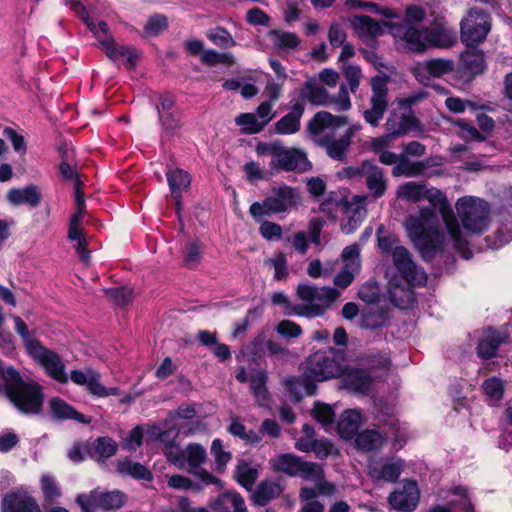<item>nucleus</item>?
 <instances>
[{"mask_svg": "<svg viewBox=\"0 0 512 512\" xmlns=\"http://www.w3.org/2000/svg\"><path fill=\"white\" fill-rule=\"evenodd\" d=\"M13 320L15 322V329L17 333L21 336L26 351L28 353L30 350H32L31 346L35 347L40 342L29 334V332L27 331L26 324L19 316H14Z\"/></svg>", "mask_w": 512, "mask_h": 512, "instance_id": "nucleus-62", "label": "nucleus"}, {"mask_svg": "<svg viewBox=\"0 0 512 512\" xmlns=\"http://www.w3.org/2000/svg\"><path fill=\"white\" fill-rule=\"evenodd\" d=\"M116 469L118 473L124 476H131L135 479L148 481L152 479V473L147 467L129 459L119 461Z\"/></svg>", "mask_w": 512, "mask_h": 512, "instance_id": "nucleus-40", "label": "nucleus"}, {"mask_svg": "<svg viewBox=\"0 0 512 512\" xmlns=\"http://www.w3.org/2000/svg\"><path fill=\"white\" fill-rule=\"evenodd\" d=\"M50 408L54 417L58 419H74L80 423L89 424L91 419L77 412L72 406L60 398L50 400Z\"/></svg>", "mask_w": 512, "mask_h": 512, "instance_id": "nucleus-37", "label": "nucleus"}, {"mask_svg": "<svg viewBox=\"0 0 512 512\" xmlns=\"http://www.w3.org/2000/svg\"><path fill=\"white\" fill-rule=\"evenodd\" d=\"M76 501L84 512H95L97 509L116 510L124 504L125 495L120 491L94 490L89 494L78 495Z\"/></svg>", "mask_w": 512, "mask_h": 512, "instance_id": "nucleus-13", "label": "nucleus"}, {"mask_svg": "<svg viewBox=\"0 0 512 512\" xmlns=\"http://www.w3.org/2000/svg\"><path fill=\"white\" fill-rule=\"evenodd\" d=\"M40 484L42 493L47 500H54L61 496V491L52 475H42Z\"/></svg>", "mask_w": 512, "mask_h": 512, "instance_id": "nucleus-57", "label": "nucleus"}, {"mask_svg": "<svg viewBox=\"0 0 512 512\" xmlns=\"http://www.w3.org/2000/svg\"><path fill=\"white\" fill-rule=\"evenodd\" d=\"M208 38L216 45L222 48H230L236 45V41L231 34L224 28L216 27L207 34Z\"/></svg>", "mask_w": 512, "mask_h": 512, "instance_id": "nucleus-54", "label": "nucleus"}, {"mask_svg": "<svg viewBox=\"0 0 512 512\" xmlns=\"http://www.w3.org/2000/svg\"><path fill=\"white\" fill-rule=\"evenodd\" d=\"M367 195H354L344 203V218L341 230L345 234L355 232L367 215Z\"/></svg>", "mask_w": 512, "mask_h": 512, "instance_id": "nucleus-16", "label": "nucleus"}, {"mask_svg": "<svg viewBox=\"0 0 512 512\" xmlns=\"http://www.w3.org/2000/svg\"><path fill=\"white\" fill-rule=\"evenodd\" d=\"M343 372V358L334 349L314 352L305 361L304 374L315 381L336 378Z\"/></svg>", "mask_w": 512, "mask_h": 512, "instance_id": "nucleus-9", "label": "nucleus"}, {"mask_svg": "<svg viewBox=\"0 0 512 512\" xmlns=\"http://www.w3.org/2000/svg\"><path fill=\"white\" fill-rule=\"evenodd\" d=\"M342 375H344L345 386L357 392H364L368 390L372 381L371 376L364 369L344 368Z\"/></svg>", "mask_w": 512, "mask_h": 512, "instance_id": "nucleus-33", "label": "nucleus"}, {"mask_svg": "<svg viewBox=\"0 0 512 512\" xmlns=\"http://www.w3.org/2000/svg\"><path fill=\"white\" fill-rule=\"evenodd\" d=\"M211 454L213 455L217 471L223 472L226 465L232 459V455L229 451L224 450L223 443L220 439H214L211 445Z\"/></svg>", "mask_w": 512, "mask_h": 512, "instance_id": "nucleus-53", "label": "nucleus"}, {"mask_svg": "<svg viewBox=\"0 0 512 512\" xmlns=\"http://www.w3.org/2000/svg\"><path fill=\"white\" fill-rule=\"evenodd\" d=\"M329 105H334L335 109L339 112L347 111L351 108L352 104L346 84L342 83L340 85L337 95H330Z\"/></svg>", "mask_w": 512, "mask_h": 512, "instance_id": "nucleus-56", "label": "nucleus"}, {"mask_svg": "<svg viewBox=\"0 0 512 512\" xmlns=\"http://www.w3.org/2000/svg\"><path fill=\"white\" fill-rule=\"evenodd\" d=\"M507 339V334L495 330H487L477 346V353L483 359L493 358L501 343Z\"/></svg>", "mask_w": 512, "mask_h": 512, "instance_id": "nucleus-27", "label": "nucleus"}, {"mask_svg": "<svg viewBox=\"0 0 512 512\" xmlns=\"http://www.w3.org/2000/svg\"><path fill=\"white\" fill-rule=\"evenodd\" d=\"M168 21L164 15L156 14L151 16L145 27V33L149 36H156L167 28Z\"/></svg>", "mask_w": 512, "mask_h": 512, "instance_id": "nucleus-60", "label": "nucleus"}, {"mask_svg": "<svg viewBox=\"0 0 512 512\" xmlns=\"http://www.w3.org/2000/svg\"><path fill=\"white\" fill-rule=\"evenodd\" d=\"M296 295L301 301L292 308L294 315L315 318L323 316L332 308L340 297V291L330 286H316L300 283L296 287Z\"/></svg>", "mask_w": 512, "mask_h": 512, "instance_id": "nucleus-7", "label": "nucleus"}, {"mask_svg": "<svg viewBox=\"0 0 512 512\" xmlns=\"http://www.w3.org/2000/svg\"><path fill=\"white\" fill-rule=\"evenodd\" d=\"M420 492L417 483L405 480L388 497L390 506L397 511L411 512L419 502Z\"/></svg>", "mask_w": 512, "mask_h": 512, "instance_id": "nucleus-17", "label": "nucleus"}, {"mask_svg": "<svg viewBox=\"0 0 512 512\" xmlns=\"http://www.w3.org/2000/svg\"><path fill=\"white\" fill-rule=\"evenodd\" d=\"M453 70V61L437 58L418 63L413 68V74L420 83L428 85L431 78H440Z\"/></svg>", "mask_w": 512, "mask_h": 512, "instance_id": "nucleus-21", "label": "nucleus"}, {"mask_svg": "<svg viewBox=\"0 0 512 512\" xmlns=\"http://www.w3.org/2000/svg\"><path fill=\"white\" fill-rule=\"evenodd\" d=\"M7 200L14 206L23 204L36 207L41 201V194L35 185H28L24 188H13L7 193Z\"/></svg>", "mask_w": 512, "mask_h": 512, "instance_id": "nucleus-28", "label": "nucleus"}, {"mask_svg": "<svg viewBox=\"0 0 512 512\" xmlns=\"http://www.w3.org/2000/svg\"><path fill=\"white\" fill-rule=\"evenodd\" d=\"M362 423V416L357 409L345 410L337 423L338 433L343 439H351L357 433Z\"/></svg>", "mask_w": 512, "mask_h": 512, "instance_id": "nucleus-30", "label": "nucleus"}, {"mask_svg": "<svg viewBox=\"0 0 512 512\" xmlns=\"http://www.w3.org/2000/svg\"><path fill=\"white\" fill-rule=\"evenodd\" d=\"M235 123L246 134H256L263 130L257 116L254 113H241L235 119Z\"/></svg>", "mask_w": 512, "mask_h": 512, "instance_id": "nucleus-50", "label": "nucleus"}, {"mask_svg": "<svg viewBox=\"0 0 512 512\" xmlns=\"http://www.w3.org/2000/svg\"><path fill=\"white\" fill-rule=\"evenodd\" d=\"M362 171L367 189L374 198L382 197L387 190V178L384 171L371 161L362 162Z\"/></svg>", "mask_w": 512, "mask_h": 512, "instance_id": "nucleus-23", "label": "nucleus"}, {"mask_svg": "<svg viewBox=\"0 0 512 512\" xmlns=\"http://www.w3.org/2000/svg\"><path fill=\"white\" fill-rule=\"evenodd\" d=\"M396 195L408 202L416 203L426 199L430 203L428 206H420L417 213L407 216L404 223L409 238L425 260L431 259L448 244L460 250L465 248L466 239L441 190L407 182L397 188Z\"/></svg>", "mask_w": 512, "mask_h": 512, "instance_id": "nucleus-1", "label": "nucleus"}, {"mask_svg": "<svg viewBox=\"0 0 512 512\" xmlns=\"http://www.w3.org/2000/svg\"><path fill=\"white\" fill-rule=\"evenodd\" d=\"M152 435L163 444V453L167 460L175 466H182V458L179 457V446L176 444L178 432L172 428L166 431H158L157 427L152 428Z\"/></svg>", "mask_w": 512, "mask_h": 512, "instance_id": "nucleus-24", "label": "nucleus"}, {"mask_svg": "<svg viewBox=\"0 0 512 512\" xmlns=\"http://www.w3.org/2000/svg\"><path fill=\"white\" fill-rule=\"evenodd\" d=\"M313 416L328 431L334 423L335 412L328 404L316 403L313 409Z\"/></svg>", "mask_w": 512, "mask_h": 512, "instance_id": "nucleus-51", "label": "nucleus"}, {"mask_svg": "<svg viewBox=\"0 0 512 512\" xmlns=\"http://www.w3.org/2000/svg\"><path fill=\"white\" fill-rule=\"evenodd\" d=\"M425 10L416 5H411L406 8L405 19L402 23H384L386 27L389 25H415L420 23L425 18Z\"/></svg>", "mask_w": 512, "mask_h": 512, "instance_id": "nucleus-58", "label": "nucleus"}, {"mask_svg": "<svg viewBox=\"0 0 512 512\" xmlns=\"http://www.w3.org/2000/svg\"><path fill=\"white\" fill-rule=\"evenodd\" d=\"M81 182L79 179L75 181V202L77 206L76 213L71 217L70 225L80 226L82 222L83 215L85 213V201L83 193L80 189Z\"/></svg>", "mask_w": 512, "mask_h": 512, "instance_id": "nucleus-59", "label": "nucleus"}, {"mask_svg": "<svg viewBox=\"0 0 512 512\" xmlns=\"http://www.w3.org/2000/svg\"><path fill=\"white\" fill-rule=\"evenodd\" d=\"M296 476L315 483L325 477V473L322 466L318 463L302 460Z\"/></svg>", "mask_w": 512, "mask_h": 512, "instance_id": "nucleus-49", "label": "nucleus"}, {"mask_svg": "<svg viewBox=\"0 0 512 512\" xmlns=\"http://www.w3.org/2000/svg\"><path fill=\"white\" fill-rule=\"evenodd\" d=\"M268 375L262 369L254 370L250 373V389L260 406H266L269 399V393L266 387Z\"/></svg>", "mask_w": 512, "mask_h": 512, "instance_id": "nucleus-34", "label": "nucleus"}, {"mask_svg": "<svg viewBox=\"0 0 512 512\" xmlns=\"http://www.w3.org/2000/svg\"><path fill=\"white\" fill-rule=\"evenodd\" d=\"M504 387V382L497 377L488 378L482 383V390L490 405H496L501 401Z\"/></svg>", "mask_w": 512, "mask_h": 512, "instance_id": "nucleus-45", "label": "nucleus"}, {"mask_svg": "<svg viewBox=\"0 0 512 512\" xmlns=\"http://www.w3.org/2000/svg\"><path fill=\"white\" fill-rule=\"evenodd\" d=\"M72 9L81 16L89 30L94 33L98 39L100 48L109 59L115 61L120 57H124L127 59V64L130 67L135 65V51L128 46L118 45L110 34L109 27L106 22L99 21L96 24L92 21L80 2H72Z\"/></svg>", "mask_w": 512, "mask_h": 512, "instance_id": "nucleus-8", "label": "nucleus"}, {"mask_svg": "<svg viewBox=\"0 0 512 512\" xmlns=\"http://www.w3.org/2000/svg\"><path fill=\"white\" fill-rule=\"evenodd\" d=\"M392 260L399 275L388 280V294L393 304L400 309L411 308L415 303L412 286H422L427 282L425 271L416 265L411 254L404 246H395Z\"/></svg>", "mask_w": 512, "mask_h": 512, "instance_id": "nucleus-2", "label": "nucleus"}, {"mask_svg": "<svg viewBox=\"0 0 512 512\" xmlns=\"http://www.w3.org/2000/svg\"><path fill=\"white\" fill-rule=\"evenodd\" d=\"M355 442L358 448L364 451H372L382 446L384 438L375 430H366L357 435Z\"/></svg>", "mask_w": 512, "mask_h": 512, "instance_id": "nucleus-47", "label": "nucleus"}, {"mask_svg": "<svg viewBox=\"0 0 512 512\" xmlns=\"http://www.w3.org/2000/svg\"><path fill=\"white\" fill-rule=\"evenodd\" d=\"M228 431L233 436L239 437L248 443L255 444V443L260 442V437L256 432H254V431L247 432L244 425L235 419H233L231 421V424L228 427Z\"/></svg>", "mask_w": 512, "mask_h": 512, "instance_id": "nucleus-55", "label": "nucleus"}, {"mask_svg": "<svg viewBox=\"0 0 512 512\" xmlns=\"http://www.w3.org/2000/svg\"><path fill=\"white\" fill-rule=\"evenodd\" d=\"M267 36L273 47L281 52L295 51L301 44L300 37L294 32L273 29Z\"/></svg>", "mask_w": 512, "mask_h": 512, "instance_id": "nucleus-31", "label": "nucleus"}, {"mask_svg": "<svg viewBox=\"0 0 512 512\" xmlns=\"http://www.w3.org/2000/svg\"><path fill=\"white\" fill-rule=\"evenodd\" d=\"M282 493L280 484L273 481H263L255 489L252 497L257 505L265 506L271 500L277 498Z\"/></svg>", "mask_w": 512, "mask_h": 512, "instance_id": "nucleus-39", "label": "nucleus"}, {"mask_svg": "<svg viewBox=\"0 0 512 512\" xmlns=\"http://www.w3.org/2000/svg\"><path fill=\"white\" fill-rule=\"evenodd\" d=\"M360 36L376 37L382 34V26L369 16H356L352 22Z\"/></svg>", "mask_w": 512, "mask_h": 512, "instance_id": "nucleus-44", "label": "nucleus"}, {"mask_svg": "<svg viewBox=\"0 0 512 512\" xmlns=\"http://www.w3.org/2000/svg\"><path fill=\"white\" fill-rule=\"evenodd\" d=\"M303 113L304 101L297 100L292 105L291 111L275 123V132L281 135L297 133L300 130V119Z\"/></svg>", "mask_w": 512, "mask_h": 512, "instance_id": "nucleus-25", "label": "nucleus"}, {"mask_svg": "<svg viewBox=\"0 0 512 512\" xmlns=\"http://www.w3.org/2000/svg\"><path fill=\"white\" fill-rule=\"evenodd\" d=\"M390 33L404 42L412 52H424L430 46L450 47L456 42V32L446 23H437L422 29L415 25H389Z\"/></svg>", "mask_w": 512, "mask_h": 512, "instance_id": "nucleus-3", "label": "nucleus"}, {"mask_svg": "<svg viewBox=\"0 0 512 512\" xmlns=\"http://www.w3.org/2000/svg\"><path fill=\"white\" fill-rule=\"evenodd\" d=\"M404 462L401 459L373 461L368 467L370 477L375 481L395 482L401 475Z\"/></svg>", "mask_w": 512, "mask_h": 512, "instance_id": "nucleus-22", "label": "nucleus"}, {"mask_svg": "<svg viewBox=\"0 0 512 512\" xmlns=\"http://www.w3.org/2000/svg\"><path fill=\"white\" fill-rule=\"evenodd\" d=\"M341 259L344 264V269L358 274L361 268L360 246L358 244L346 246L342 251Z\"/></svg>", "mask_w": 512, "mask_h": 512, "instance_id": "nucleus-48", "label": "nucleus"}, {"mask_svg": "<svg viewBox=\"0 0 512 512\" xmlns=\"http://www.w3.org/2000/svg\"><path fill=\"white\" fill-rule=\"evenodd\" d=\"M491 29L490 16L479 8H472L460 22L461 40L468 47L483 42Z\"/></svg>", "mask_w": 512, "mask_h": 512, "instance_id": "nucleus-11", "label": "nucleus"}, {"mask_svg": "<svg viewBox=\"0 0 512 512\" xmlns=\"http://www.w3.org/2000/svg\"><path fill=\"white\" fill-rule=\"evenodd\" d=\"M462 61L464 69L470 74L477 75L485 69L484 53L480 50H469L463 53Z\"/></svg>", "mask_w": 512, "mask_h": 512, "instance_id": "nucleus-46", "label": "nucleus"}, {"mask_svg": "<svg viewBox=\"0 0 512 512\" xmlns=\"http://www.w3.org/2000/svg\"><path fill=\"white\" fill-rule=\"evenodd\" d=\"M427 168V164L423 162H410L405 155L399 156V162L392 170V174L395 177H416L423 173Z\"/></svg>", "mask_w": 512, "mask_h": 512, "instance_id": "nucleus-41", "label": "nucleus"}, {"mask_svg": "<svg viewBox=\"0 0 512 512\" xmlns=\"http://www.w3.org/2000/svg\"><path fill=\"white\" fill-rule=\"evenodd\" d=\"M168 185L170 187L172 195L176 198L177 207H180V193L190 186L191 178L190 175L180 169H170L166 173Z\"/></svg>", "mask_w": 512, "mask_h": 512, "instance_id": "nucleus-36", "label": "nucleus"}, {"mask_svg": "<svg viewBox=\"0 0 512 512\" xmlns=\"http://www.w3.org/2000/svg\"><path fill=\"white\" fill-rule=\"evenodd\" d=\"M327 38L330 45L337 48L346 42L347 34L345 29L339 23L333 22L329 26Z\"/></svg>", "mask_w": 512, "mask_h": 512, "instance_id": "nucleus-61", "label": "nucleus"}, {"mask_svg": "<svg viewBox=\"0 0 512 512\" xmlns=\"http://www.w3.org/2000/svg\"><path fill=\"white\" fill-rule=\"evenodd\" d=\"M179 457L182 458V466H176L179 469H186L193 472L199 468L207 458L206 449L198 443H190L185 449L179 448Z\"/></svg>", "mask_w": 512, "mask_h": 512, "instance_id": "nucleus-26", "label": "nucleus"}, {"mask_svg": "<svg viewBox=\"0 0 512 512\" xmlns=\"http://www.w3.org/2000/svg\"><path fill=\"white\" fill-rule=\"evenodd\" d=\"M455 209V217L465 239H467V234L479 235L487 231L491 222V209L487 201L475 196H463L456 201ZM453 248L455 249L454 246ZM467 248L468 240H466L464 249L456 248V250L465 258H469Z\"/></svg>", "mask_w": 512, "mask_h": 512, "instance_id": "nucleus-5", "label": "nucleus"}, {"mask_svg": "<svg viewBox=\"0 0 512 512\" xmlns=\"http://www.w3.org/2000/svg\"><path fill=\"white\" fill-rule=\"evenodd\" d=\"M418 127V121L408 106L400 105L393 109L386 122L385 128L390 135L401 137Z\"/></svg>", "mask_w": 512, "mask_h": 512, "instance_id": "nucleus-18", "label": "nucleus"}, {"mask_svg": "<svg viewBox=\"0 0 512 512\" xmlns=\"http://www.w3.org/2000/svg\"><path fill=\"white\" fill-rule=\"evenodd\" d=\"M349 124L345 115H333L327 111L317 112L309 121L307 129L321 147L325 148L328 156L335 160H342L350 144L342 136L335 139L333 136H321L326 130H335Z\"/></svg>", "mask_w": 512, "mask_h": 512, "instance_id": "nucleus-6", "label": "nucleus"}, {"mask_svg": "<svg viewBox=\"0 0 512 512\" xmlns=\"http://www.w3.org/2000/svg\"><path fill=\"white\" fill-rule=\"evenodd\" d=\"M302 459L294 454H279L271 458L269 463L276 472H283L289 476H296Z\"/></svg>", "mask_w": 512, "mask_h": 512, "instance_id": "nucleus-35", "label": "nucleus"}, {"mask_svg": "<svg viewBox=\"0 0 512 512\" xmlns=\"http://www.w3.org/2000/svg\"><path fill=\"white\" fill-rule=\"evenodd\" d=\"M2 376L6 396L18 411L26 415H37L41 412L44 396L39 384L33 380H23L12 367L6 368Z\"/></svg>", "mask_w": 512, "mask_h": 512, "instance_id": "nucleus-4", "label": "nucleus"}, {"mask_svg": "<svg viewBox=\"0 0 512 512\" xmlns=\"http://www.w3.org/2000/svg\"><path fill=\"white\" fill-rule=\"evenodd\" d=\"M298 195L294 189L287 185H279L272 188V195L262 202H254L249 208L250 215L258 220L264 216L287 211L297 203Z\"/></svg>", "mask_w": 512, "mask_h": 512, "instance_id": "nucleus-10", "label": "nucleus"}, {"mask_svg": "<svg viewBox=\"0 0 512 512\" xmlns=\"http://www.w3.org/2000/svg\"><path fill=\"white\" fill-rule=\"evenodd\" d=\"M300 96L302 98L301 101L307 100L316 106L329 105L330 94L314 79H309L304 82L300 90Z\"/></svg>", "mask_w": 512, "mask_h": 512, "instance_id": "nucleus-29", "label": "nucleus"}, {"mask_svg": "<svg viewBox=\"0 0 512 512\" xmlns=\"http://www.w3.org/2000/svg\"><path fill=\"white\" fill-rule=\"evenodd\" d=\"M341 69L347 81V88L351 93H355L363 77L361 68L357 65L345 64V66H341Z\"/></svg>", "mask_w": 512, "mask_h": 512, "instance_id": "nucleus-52", "label": "nucleus"}, {"mask_svg": "<svg viewBox=\"0 0 512 512\" xmlns=\"http://www.w3.org/2000/svg\"><path fill=\"white\" fill-rule=\"evenodd\" d=\"M271 166H277L285 171H306L311 166L306 154L297 148H287L280 144L275 160Z\"/></svg>", "mask_w": 512, "mask_h": 512, "instance_id": "nucleus-20", "label": "nucleus"}, {"mask_svg": "<svg viewBox=\"0 0 512 512\" xmlns=\"http://www.w3.org/2000/svg\"><path fill=\"white\" fill-rule=\"evenodd\" d=\"M235 475L240 485L247 490H251L258 478L259 472L258 469L251 464L245 461H239L235 469Z\"/></svg>", "mask_w": 512, "mask_h": 512, "instance_id": "nucleus-43", "label": "nucleus"}, {"mask_svg": "<svg viewBox=\"0 0 512 512\" xmlns=\"http://www.w3.org/2000/svg\"><path fill=\"white\" fill-rule=\"evenodd\" d=\"M276 332L284 338H296L302 334V329L291 320H282L276 326Z\"/></svg>", "mask_w": 512, "mask_h": 512, "instance_id": "nucleus-64", "label": "nucleus"}, {"mask_svg": "<svg viewBox=\"0 0 512 512\" xmlns=\"http://www.w3.org/2000/svg\"><path fill=\"white\" fill-rule=\"evenodd\" d=\"M245 506L243 497L236 492H227L210 502V508L214 512H240Z\"/></svg>", "mask_w": 512, "mask_h": 512, "instance_id": "nucleus-32", "label": "nucleus"}, {"mask_svg": "<svg viewBox=\"0 0 512 512\" xmlns=\"http://www.w3.org/2000/svg\"><path fill=\"white\" fill-rule=\"evenodd\" d=\"M313 381L304 374V377H289L284 384L295 401H299L303 396L312 395L315 392L316 386Z\"/></svg>", "mask_w": 512, "mask_h": 512, "instance_id": "nucleus-38", "label": "nucleus"}, {"mask_svg": "<svg viewBox=\"0 0 512 512\" xmlns=\"http://www.w3.org/2000/svg\"><path fill=\"white\" fill-rule=\"evenodd\" d=\"M370 84L372 90L370 108L363 112V118L368 124L376 127L388 107V79L378 75L371 79Z\"/></svg>", "mask_w": 512, "mask_h": 512, "instance_id": "nucleus-12", "label": "nucleus"}, {"mask_svg": "<svg viewBox=\"0 0 512 512\" xmlns=\"http://www.w3.org/2000/svg\"><path fill=\"white\" fill-rule=\"evenodd\" d=\"M117 443L109 437H100L96 439L91 448V456L97 460H104L112 457L117 452Z\"/></svg>", "mask_w": 512, "mask_h": 512, "instance_id": "nucleus-42", "label": "nucleus"}, {"mask_svg": "<svg viewBox=\"0 0 512 512\" xmlns=\"http://www.w3.org/2000/svg\"><path fill=\"white\" fill-rule=\"evenodd\" d=\"M2 512H41L40 506L27 488H18L2 499Z\"/></svg>", "mask_w": 512, "mask_h": 512, "instance_id": "nucleus-19", "label": "nucleus"}, {"mask_svg": "<svg viewBox=\"0 0 512 512\" xmlns=\"http://www.w3.org/2000/svg\"><path fill=\"white\" fill-rule=\"evenodd\" d=\"M104 293L107 297L119 305L127 304L132 298V290L127 287L105 289Z\"/></svg>", "mask_w": 512, "mask_h": 512, "instance_id": "nucleus-63", "label": "nucleus"}, {"mask_svg": "<svg viewBox=\"0 0 512 512\" xmlns=\"http://www.w3.org/2000/svg\"><path fill=\"white\" fill-rule=\"evenodd\" d=\"M31 348L32 350L28 354L45 369L50 377L61 383L68 381L64 363L58 354L44 347L41 343L35 347L31 346Z\"/></svg>", "mask_w": 512, "mask_h": 512, "instance_id": "nucleus-14", "label": "nucleus"}, {"mask_svg": "<svg viewBox=\"0 0 512 512\" xmlns=\"http://www.w3.org/2000/svg\"><path fill=\"white\" fill-rule=\"evenodd\" d=\"M73 383L85 386L88 392L96 397L116 396L120 390L116 387L107 388L100 382L101 375L97 371L87 368L85 370H74L70 374Z\"/></svg>", "mask_w": 512, "mask_h": 512, "instance_id": "nucleus-15", "label": "nucleus"}]
</instances>
